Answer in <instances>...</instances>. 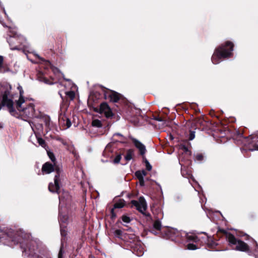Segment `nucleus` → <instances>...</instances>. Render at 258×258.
Wrapping results in <instances>:
<instances>
[{"mask_svg":"<svg viewBox=\"0 0 258 258\" xmlns=\"http://www.w3.org/2000/svg\"><path fill=\"white\" fill-rule=\"evenodd\" d=\"M226 239L228 242L233 245H236L235 249L239 251H246L248 250L249 247L244 242L237 240L233 235L231 233L226 234Z\"/></svg>","mask_w":258,"mask_h":258,"instance_id":"4","label":"nucleus"},{"mask_svg":"<svg viewBox=\"0 0 258 258\" xmlns=\"http://www.w3.org/2000/svg\"><path fill=\"white\" fill-rule=\"evenodd\" d=\"M122 221L125 223H129L131 222V219L126 215H123L121 217Z\"/></svg>","mask_w":258,"mask_h":258,"instance_id":"23","label":"nucleus"},{"mask_svg":"<svg viewBox=\"0 0 258 258\" xmlns=\"http://www.w3.org/2000/svg\"><path fill=\"white\" fill-rule=\"evenodd\" d=\"M121 158V157L120 155H117L114 159V161H113L114 163H118L120 162Z\"/></svg>","mask_w":258,"mask_h":258,"instance_id":"30","label":"nucleus"},{"mask_svg":"<svg viewBox=\"0 0 258 258\" xmlns=\"http://www.w3.org/2000/svg\"><path fill=\"white\" fill-rule=\"evenodd\" d=\"M105 97L106 98V97H107V94H106V93H105Z\"/></svg>","mask_w":258,"mask_h":258,"instance_id":"44","label":"nucleus"},{"mask_svg":"<svg viewBox=\"0 0 258 258\" xmlns=\"http://www.w3.org/2000/svg\"><path fill=\"white\" fill-rule=\"evenodd\" d=\"M92 125L93 126L96 127H101L102 126V122L97 119H93L92 120Z\"/></svg>","mask_w":258,"mask_h":258,"instance_id":"19","label":"nucleus"},{"mask_svg":"<svg viewBox=\"0 0 258 258\" xmlns=\"http://www.w3.org/2000/svg\"><path fill=\"white\" fill-rule=\"evenodd\" d=\"M141 173L143 175V177H144L147 174V172L145 170L140 171Z\"/></svg>","mask_w":258,"mask_h":258,"instance_id":"37","label":"nucleus"},{"mask_svg":"<svg viewBox=\"0 0 258 258\" xmlns=\"http://www.w3.org/2000/svg\"><path fill=\"white\" fill-rule=\"evenodd\" d=\"M122 231L119 229L115 230L114 232V235L116 237L121 238L122 236Z\"/></svg>","mask_w":258,"mask_h":258,"instance_id":"22","label":"nucleus"},{"mask_svg":"<svg viewBox=\"0 0 258 258\" xmlns=\"http://www.w3.org/2000/svg\"><path fill=\"white\" fill-rule=\"evenodd\" d=\"M36 138L37 139V143L39 145L41 146L43 148H45L46 144L45 141L41 138L39 137L36 135Z\"/></svg>","mask_w":258,"mask_h":258,"instance_id":"20","label":"nucleus"},{"mask_svg":"<svg viewBox=\"0 0 258 258\" xmlns=\"http://www.w3.org/2000/svg\"><path fill=\"white\" fill-rule=\"evenodd\" d=\"M195 158H196V160L201 161H202L204 157H203V156L202 154H198L196 155Z\"/></svg>","mask_w":258,"mask_h":258,"instance_id":"29","label":"nucleus"},{"mask_svg":"<svg viewBox=\"0 0 258 258\" xmlns=\"http://www.w3.org/2000/svg\"><path fill=\"white\" fill-rule=\"evenodd\" d=\"M258 139V137L256 136H250L245 139L247 141L248 144H254Z\"/></svg>","mask_w":258,"mask_h":258,"instance_id":"18","label":"nucleus"},{"mask_svg":"<svg viewBox=\"0 0 258 258\" xmlns=\"http://www.w3.org/2000/svg\"><path fill=\"white\" fill-rule=\"evenodd\" d=\"M68 217L66 215H62L60 212H59V221L60 224L63 225V223H66L68 221Z\"/></svg>","mask_w":258,"mask_h":258,"instance_id":"17","label":"nucleus"},{"mask_svg":"<svg viewBox=\"0 0 258 258\" xmlns=\"http://www.w3.org/2000/svg\"><path fill=\"white\" fill-rule=\"evenodd\" d=\"M153 227L156 230H160L161 228V224L159 220H156L153 224Z\"/></svg>","mask_w":258,"mask_h":258,"instance_id":"21","label":"nucleus"},{"mask_svg":"<svg viewBox=\"0 0 258 258\" xmlns=\"http://www.w3.org/2000/svg\"><path fill=\"white\" fill-rule=\"evenodd\" d=\"M60 175H55L54 179V183H50L48 186L49 190L52 192H58L59 189V181Z\"/></svg>","mask_w":258,"mask_h":258,"instance_id":"10","label":"nucleus"},{"mask_svg":"<svg viewBox=\"0 0 258 258\" xmlns=\"http://www.w3.org/2000/svg\"><path fill=\"white\" fill-rule=\"evenodd\" d=\"M180 149L182 150L184 153H185L187 155H190V152L188 150V149L184 146H182L180 147Z\"/></svg>","mask_w":258,"mask_h":258,"instance_id":"25","label":"nucleus"},{"mask_svg":"<svg viewBox=\"0 0 258 258\" xmlns=\"http://www.w3.org/2000/svg\"><path fill=\"white\" fill-rule=\"evenodd\" d=\"M10 32L12 34H10V37L8 39V42L11 46V49L12 50L19 49V47L17 46H13V44L20 42L18 41L19 39L16 36V34L15 31L13 30Z\"/></svg>","mask_w":258,"mask_h":258,"instance_id":"8","label":"nucleus"},{"mask_svg":"<svg viewBox=\"0 0 258 258\" xmlns=\"http://www.w3.org/2000/svg\"><path fill=\"white\" fill-rule=\"evenodd\" d=\"M195 137V133L194 131H190L189 134V140H192Z\"/></svg>","mask_w":258,"mask_h":258,"instance_id":"33","label":"nucleus"},{"mask_svg":"<svg viewBox=\"0 0 258 258\" xmlns=\"http://www.w3.org/2000/svg\"><path fill=\"white\" fill-rule=\"evenodd\" d=\"M233 44L230 41H227L225 45H221L217 48L212 57V61L214 64L219 63L222 58L230 57L233 50Z\"/></svg>","mask_w":258,"mask_h":258,"instance_id":"1","label":"nucleus"},{"mask_svg":"<svg viewBox=\"0 0 258 258\" xmlns=\"http://www.w3.org/2000/svg\"><path fill=\"white\" fill-rule=\"evenodd\" d=\"M108 95L110 101L114 102H117L120 99V95L115 92L111 91Z\"/></svg>","mask_w":258,"mask_h":258,"instance_id":"14","label":"nucleus"},{"mask_svg":"<svg viewBox=\"0 0 258 258\" xmlns=\"http://www.w3.org/2000/svg\"><path fill=\"white\" fill-rule=\"evenodd\" d=\"M63 250L62 248H61L59 250L58 254V258H63Z\"/></svg>","mask_w":258,"mask_h":258,"instance_id":"36","label":"nucleus"},{"mask_svg":"<svg viewBox=\"0 0 258 258\" xmlns=\"http://www.w3.org/2000/svg\"><path fill=\"white\" fill-rule=\"evenodd\" d=\"M26 250H26V248H25V249H24V251H26Z\"/></svg>","mask_w":258,"mask_h":258,"instance_id":"47","label":"nucleus"},{"mask_svg":"<svg viewBox=\"0 0 258 258\" xmlns=\"http://www.w3.org/2000/svg\"><path fill=\"white\" fill-rule=\"evenodd\" d=\"M139 182H140V184L141 185V186H143L144 185V179H139Z\"/></svg>","mask_w":258,"mask_h":258,"instance_id":"38","label":"nucleus"},{"mask_svg":"<svg viewBox=\"0 0 258 258\" xmlns=\"http://www.w3.org/2000/svg\"><path fill=\"white\" fill-rule=\"evenodd\" d=\"M63 195H64V196L62 197V195L61 196H59V201H60V203L62 202V201H63V199L66 196V197H69V195L68 194V193L67 192H64L63 193Z\"/></svg>","mask_w":258,"mask_h":258,"instance_id":"31","label":"nucleus"},{"mask_svg":"<svg viewBox=\"0 0 258 258\" xmlns=\"http://www.w3.org/2000/svg\"><path fill=\"white\" fill-rule=\"evenodd\" d=\"M35 55H36V56L38 58L41 59H42V58H41V57H40L38 54H36Z\"/></svg>","mask_w":258,"mask_h":258,"instance_id":"42","label":"nucleus"},{"mask_svg":"<svg viewBox=\"0 0 258 258\" xmlns=\"http://www.w3.org/2000/svg\"><path fill=\"white\" fill-rule=\"evenodd\" d=\"M135 175L137 176V177L138 178V179H142H142H144V177H143V175L141 173L140 171H136V173H135Z\"/></svg>","mask_w":258,"mask_h":258,"instance_id":"28","label":"nucleus"},{"mask_svg":"<svg viewBox=\"0 0 258 258\" xmlns=\"http://www.w3.org/2000/svg\"><path fill=\"white\" fill-rule=\"evenodd\" d=\"M133 206H134L140 212L143 213L147 209V204L143 197H140L139 201L133 200L131 202Z\"/></svg>","mask_w":258,"mask_h":258,"instance_id":"7","label":"nucleus"},{"mask_svg":"<svg viewBox=\"0 0 258 258\" xmlns=\"http://www.w3.org/2000/svg\"><path fill=\"white\" fill-rule=\"evenodd\" d=\"M60 233L62 235L65 236L66 235V231L64 230H63L62 227L64 226L62 224H60Z\"/></svg>","mask_w":258,"mask_h":258,"instance_id":"35","label":"nucleus"},{"mask_svg":"<svg viewBox=\"0 0 258 258\" xmlns=\"http://www.w3.org/2000/svg\"><path fill=\"white\" fill-rule=\"evenodd\" d=\"M156 120L161 121H162V119L160 117H157L156 118Z\"/></svg>","mask_w":258,"mask_h":258,"instance_id":"41","label":"nucleus"},{"mask_svg":"<svg viewBox=\"0 0 258 258\" xmlns=\"http://www.w3.org/2000/svg\"><path fill=\"white\" fill-rule=\"evenodd\" d=\"M66 119L67 127L69 128L71 126V124H72L70 120L68 118H66Z\"/></svg>","mask_w":258,"mask_h":258,"instance_id":"34","label":"nucleus"},{"mask_svg":"<svg viewBox=\"0 0 258 258\" xmlns=\"http://www.w3.org/2000/svg\"><path fill=\"white\" fill-rule=\"evenodd\" d=\"M39 127H40V128H42V125H39Z\"/></svg>","mask_w":258,"mask_h":258,"instance_id":"46","label":"nucleus"},{"mask_svg":"<svg viewBox=\"0 0 258 258\" xmlns=\"http://www.w3.org/2000/svg\"><path fill=\"white\" fill-rule=\"evenodd\" d=\"M28 100L27 99L25 100L24 97L19 98L17 102V108L18 110L22 111L26 117H33L35 112L34 105L31 103H28Z\"/></svg>","mask_w":258,"mask_h":258,"instance_id":"2","label":"nucleus"},{"mask_svg":"<svg viewBox=\"0 0 258 258\" xmlns=\"http://www.w3.org/2000/svg\"><path fill=\"white\" fill-rule=\"evenodd\" d=\"M134 155V151L132 149H129L127 151L126 154L124 156L125 160L127 161L131 160Z\"/></svg>","mask_w":258,"mask_h":258,"instance_id":"16","label":"nucleus"},{"mask_svg":"<svg viewBox=\"0 0 258 258\" xmlns=\"http://www.w3.org/2000/svg\"><path fill=\"white\" fill-rule=\"evenodd\" d=\"M145 163L147 170L150 171L152 169V166L146 159H145Z\"/></svg>","mask_w":258,"mask_h":258,"instance_id":"27","label":"nucleus"},{"mask_svg":"<svg viewBox=\"0 0 258 258\" xmlns=\"http://www.w3.org/2000/svg\"><path fill=\"white\" fill-rule=\"evenodd\" d=\"M18 89L19 90V92H20V98H21V97H23V94L24 92H23L22 87L21 86H19L18 87Z\"/></svg>","mask_w":258,"mask_h":258,"instance_id":"32","label":"nucleus"},{"mask_svg":"<svg viewBox=\"0 0 258 258\" xmlns=\"http://www.w3.org/2000/svg\"><path fill=\"white\" fill-rule=\"evenodd\" d=\"M115 136H120V137H122V135H121L119 133H115L113 135V137H115Z\"/></svg>","mask_w":258,"mask_h":258,"instance_id":"39","label":"nucleus"},{"mask_svg":"<svg viewBox=\"0 0 258 258\" xmlns=\"http://www.w3.org/2000/svg\"><path fill=\"white\" fill-rule=\"evenodd\" d=\"M99 113H103L107 118L111 117L113 113L111 109L106 103H102L100 105Z\"/></svg>","mask_w":258,"mask_h":258,"instance_id":"9","label":"nucleus"},{"mask_svg":"<svg viewBox=\"0 0 258 258\" xmlns=\"http://www.w3.org/2000/svg\"><path fill=\"white\" fill-rule=\"evenodd\" d=\"M185 237L188 242H193L189 243L187 244V249L189 250H195L199 248L197 243L199 242L200 239L195 234L192 233H185Z\"/></svg>","mask_w":258,"mask_h":258,"instance_id":"5","label":"nucleus"},{"mask_svg":"<svg viewBox=\"0 0 258 258\" xmlns=\"http://www.w3.org/2000/svg\"><path fill=\"white\" fill-rule=\"evenodd\" d=\"M48 155L49 158L51 159V160L53 162V164H55V158L54 154L52 153L48 152Z\"/></svg>","mask_w":258,"mask_h":258,"instance_id":"24","label":"nucleus"},{"mask_svg":"<svg viewBox=\"0 0 258 258\" xmlns=\"http://www.w3.org/2000/svg\"><path fill=\"white\" fill-rule=\"evenodd\" d=\"M5 91L3 95L2 104L4 106H6L10 112L12 113L14 111L13 107V101L12 96L10 94L11 86L10 84H6L4 86Z\"/></svg>","mask_w":258,"mask_h":258,"instance_id":"3","label":"nucleus"},{"mask_svg":"<svg viewBox=\"0 0 258 258\" xmlns=\"http://www.w3.org/2000/svg\"><path fill=\"white\" fill-rule=\"evenodd\" d=\"M57 140L59 141L62 145H63L67 150L70 151L71 152L73 151V147L68 145L66 141L61 138H57Z\"/></svg>","mask_w":258,"mask_h":258,"instance_id":"15","label":"nucleus"},{"mask_svg":"<svg viewBox=\"0 0 258 258\" xmlns=\"http://www.w3.org/2000/svg\"><path fill=\"white\" fill-rule=\"evenodd\" d=\"M255 149H256V150H258V145H256L255 146Z\"/></svg>","mask_w":258,"mask_h":258,"instance_id":"43","label":"nucleus"},{"mask_svg":"<svg viewBox=\"0 0 258 258\" xmlns=\"http://www.w3.org/2000/svg\"><path fill=\"white\" fill-rule=\"evenodd\" d=\"M124 206V201L123 200H120L114 204V208L111 210V213L112 214V217H115V215L114 213V209L116 208H121Z\"/></svg>","mask_w":258,"mask_h":258,"instance_id":"13","label":"nucleus"},{"mask_svg":"<svg viewBox=\"0 0 258 258\" xmlns=\"http://www.w3.org/2000/svg\"><path fill=\"white\" fill-rule=\"evenodd\" d=\"M54 171L56 172V174L55 175H60L61 169L55 164H52L49 162H46L42 166V172L43 173L49 174Z\"/></svg>","mask_w":258,"mask_h":258,"instance_id":"6","label":"nucleus"},{"mask_svg":"<svg viewBox=\"0 0 258 258\" xmlns=\"http://www.w3.org/2000/svg\"><path fill=\"white\" fill-rule=\"evenodd\" d=\"M3 57L2 56H0V72H4L5 70L3 69Z\"/></svg>","mask_w":258,"mask_h":258,"instance_id":"26","label":"nucleus"},{"mask_svg":"<svg viewBox=\"0 0 258 258\" xmlns=\"http://www.w3.org/2000/svg\"><path fill=\"white\" fill-rule=\"evenodd\" d=\"M133 252L137 256H142L144 252V249L143 247L141 245H136L133 247Z\"/></svg>","mask_w":258,"mask_h":258,"instance_id":"12","label":"nucleus"},{"mask_svg":"<svg viewBox=\"0 0 258 258\" xmlns=\"http://www.w3.org/2000/svg\"><path fill=\"white\" fill-rule=\"evenodd\" d=\"M132 140L135 147L139 150L140 154L144 157L146 152V149L145 145L135 138H132Z\"/></svg>","mask_w":258,"mask_h":258,"instance_id":"11","label":"nucleus"},{"mask_svg":"<svg viewBox=\"0 0 258 258\" xmlns=\"http://www.w3.org/2000/svg\"><path fill=\"white\" fill-rule=\"evenodd\" d=\"M1 108H2V105H1V104H0V110L1 109Z\"/></svg>","mask_w":258,"mask_h":258,"instance_id":"45","label":"nucleus"},{"mask_svg":"<svg viewBox=\"0 0 258 258\" xmlns=\"http://www.w3.org/2000/svg\"><path fill=\"white\" fill-rule=\"evenodd\" d=\"M29 123H30L32 130H34L33 127L34 126V124L33 122H29Z\"/></svg>","mask_w":258,"mask_h":258,"instance_id":"40","label":"nucleus"}]
</instances>
